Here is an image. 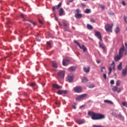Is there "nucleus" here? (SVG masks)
<instances>
[{
    "mask_svg": "<svg viewBox=\"0 0 127 127\" xmlns=\"http://www.w3.org/2000/svg\"><path fill=\"white\" fill-rule=\"evenodd\" d=\"M87 115L90 116L92 120H102L105 119V115L94 112H88Z\"/></svg>",
    "mask_w": 127,
    "mask_h": 127,
    "instance_id": "obj_1",
    "label": "nucleus"
},
{
    "mask_svg": "<svg viewBox=\"0 0 127 127\" xmlns=\"http://www.w3.org/2000/svg\"><path fill=\"white\" fill-rule=\"evenodd\" d=\"M113 26H114V24L113 23L111 25L109 24H107L105 26V29L107 32H112V29L113 28Z\"/></svg>",
    "mask_w": 127,
    "mask_h": 127,
    "instance_id": "obj_2",
    "label": "nucleus"
},
{
    "mask_svg": "<svg viewBox=\"0 0 127 127\" xmlns=\"http://www.w3.org/2000/svg\"><path fill=\"white\" fill-rule=\"evenodd\" d=\"M115 62L113 61L112 63V64L110 65V66L109 67V72H108L109 75L112 73V70H115Z\"/></svg>",
    "mask_w": 127,
    "mask_h": 127,
    "instance_id": "obj_3",
    "label": "nucleus"
},
{
    "mask_svg": "<svg viewBox=\"0 0 127 127\" xmlns=\"http://www.w3.org/2000/svg\"><path fill=\"white\" fill-rule=\"evenodd\" d=\"M95 36L97 37L98 39L100 40V41H103L102 39V35H101V33L98 31H95Z\"/></svg>",
    "mask_w": 127,
    "mask_h": 127,
    "instance_id": "obj_4",
    "label": "nucleus"
},
{
    "mask_svg": "<svg viewBox=\"0 0 127 127\" xmlns=\"http://www.w3.org/2000/svg\"><path fill=\"white\" fill-rule=\"evenodd\" d=\"M58 76L61 79H63V78H64V76H65V71H64V70H61V71H60L58 73Z\"/></svg>",
    "mask_w": 127,
    "mask_h": 127,
    "instance_id": "obj_5",
    "label": "nucleus"
},
{
    "mask_svg": "<svg viewBox=\"0 0 127 127\" xmlns=\"http://www.w3.org/2000/svg\"><path fill=\"white\" fill-rule=\"evenodd\" d=\"M87 97V94H83L77 96L76 98V101H80V100H82V99H84V98H86Z\"/></svg>",
    "mask_w": 127,
    "mask_h": 127,
    "instance_id": "obj_6",
    "label": "nucleus"
},
{
    "mask_svg": "<svg viewBox=\"0 0 127 127\" xmlns=\"http://www.w3.org/2000/svg\"><path fill=\"white\" fill-rule=\"evenodd\" d=\"M74 91L75 93H81L82 92V87L81 86H77L74 88Z\"/></svg>",
    "mask_w": 127,
    "mask_h": 127,
    "instance_id": "obj_7",
    "label": "nucleus"
},
{
    "mask_svg": "<svg viewBox=\"0 0 127 127\" xmlns=\"http://www.w3.org/2000/svg\"><path fill=\"white\" fill-rule=\"evenodd\" d=\"M124 52H125V46L123 45L122 47H121L120 49L119 55L123 57Z\"/></svg>",
    "mask_w": 127,
    "mask_h": 127,
    "instance_id": "obj_8",
    "label": "nucleus"
},
{
    "mask_svg": "<svg viewBox=\"0 0 127 127\" xmlns=\"http://www.w3.org/2000/svg\"><path fill=\"white\" fill-rule=\"evenodd\" d=\"M70 61L68 59H64L63 61V65L64 66H67L69 64Z\"/></svg>",
    "mask_w": 127,
    "mask_h": 127,
    "instance_id": "obj_9",
    "label": "nucleus"
},
{
    "mask_svg": "<svg viewBox=\"0 0 127 127\" xmlns=\"http://www.w3.org/2000/svg\"><path fill=\"white\" fill-rule=\"evenodd\" d=\"M52 87L54 89H57V90H59V89H62V86L56 84H53Z\"/></svg>",
    "mask_w": 127,
    "mask_h": 127,
    "instance_id": "obj_10",
    "label": "nucleus"
},
{
    "mask_svg": "<svg viewBox=\"0 0 127 127\" xmlns=\"http://www.w3.org/2000/svg\"><path fill=\"white\" fill-rule=\"evenodd\" d=\"M123 57L120 55H118L114 57V60L116 62H118L119 60H121V59H122Z\"/></svg>",
    "mask_w": 127,
    "mask_h": 127,
    "instance_id": "obj_11",
    "label": "nucleus"
},
{
    "mask_svg": "<svg viewBox=\"0 0 127 127\" xmlns=\"http://www.w3.org/2000/svg\"><path fill=\"white\" fill-rule=\"evenodd\" d=\"M61 5H62V3H60L58 5L53 6L52 8L53 11H55L56 9H58V8H59Z\"/></svg>",
    "mask_w": 127,
    "mask_h": 127,
    "instance_id": "obj_12",
    "label": "nucleus"
},
{
    "mask_svg": "<svg viewBox=\"0 0 127 127\" xmlns=\"http://www.w3.org/2000/svg\"><path fill=\"white\" fill-rule=\"evenodd\" d=\"M112 90L114 92H117V91L118 93H121V88H119L118 90V87L117 86H114L112 88Z\"/></svg>",
    "mask_w": 127,
    "mask_h": 127,
    "instance_id": "obj_13",
    "label": "nucleus"
},
{
    "mask_svg": "<svg viewBox=\"0 0 127 127\" xmlns=\"http://www.w3.org/2000/svg\"><path fill=\"white\" fill-rule=\"evenodd\" d=\"M99 47H100V48H102L103 50H104V51L106 50V48L105 47V45L104 44V43H101V42H99Z\"/></svg>",
    "mask_w": 127,
    "mask_h": 127,
    "instance_id": "obj_14",
    "label": "nucleus"
},
{
    "mask_svg": "<svg viewBox=\"0 0 127 127\" xmlns=\"http://www.w3.org/2000/svg\"><path fill=\"white\" fill-rule=\"evenodd\" d=\"M79 47L80 49L83 50V52H86L87 48L86 47V46H85V45H82L81 46L80 45V46H79Z\"/></svg>",
    "mask_w": 127,
    "mask_h": 127,
    "instance_id": "obj_15",
    "label": "nucleus"
},
{
    "mask_svg": "<svg viewBox=\"0 0 127 127\" xmlns=\"http://www.w3.org/2000/svg\"><path fill=\"white\" fill-rule=\"evenodd\" d=\"M73 79H74V75L68 76L67 77V80L69 83L73 82Z\"/></svg>",
    "mask_w": 127,
    "mask_h": 127,
    "instance_id": "obj_16",
    "label": "nucleus"
},
{
    "mask_svg": "<svg viewBox=\"0 0 127 127\" xmlns=\"http://www.w3.org/2000/svg\"><path fill=\"white\" fill-rule=\"evenodd\" d=\"M52 66L54 68H58V64L55 61L52 62Z\"/></svg>",
    "mask_w": 127,
    "mask_h": 127,
    "instance_id": "obj_17",
    "label": "nucleus"
},
{
    "mask_svg": "<svg viewBox=\"0 0 127 127\" xmlns=\"http://www.w3.org/2000/svg\"><path fill=\"white\" fill-rule=\"evenodd\" d=\"M74 16L75 18H77L78 19L79 18H81V17H82L83 15L81 13H77L75 14Z\"/></svg>",
    "mask_w": 127,
    "mask_h": 127,
    "instance_id": "obj_18",
    "label": "nucleus"
},
{
    "mask_svg": "<svg viewBox=\"0 0 127 127\" xmlns=\"http://www.w3.org/2000/svg\"><path fill=\"white\" fill-rule=\"evenodd\" d=\"M127 70L123 69L122 72V75L123 77H125L127 76Z\"/></svg>",
    "mask_w": 127,
    "mask_h": 127,
    "instance_id": "obj_19",
    "label": "nucleus"
},
{
    "mask_svg": "<svg viewBox=\"0 0 127 127\" xmlns=\"http://www.w3.org/2000/svg\"><path fill=\"white\" fill-rule=\"evenodd\" d=\"M122 65H123V63L120 62L119 64L117 66L118 70H119V71H121V70H122Z\"/></svg>",
    "mask_w": 127,
    "mask_h": 127,
    "instance_id": "obj_20",
    "label": "nucleus"
},
{
    "mask_svg": "<svg viewBox=\"0 0 127 127\" xmlns=\"http://www.w3.org/2000/svg\"><path fill=\"white\" fill-rule=\"evenodd\" d=\"M83 71L84 72H85V73H89L90 72V67H88L86 68L85 66L83 68Z\"/></svg>",
    "mask_w": 127,
    "mask_h": 127,
    "instance_id": "obj_21",
    "label": "nucleus"
},
{
    "mask_svg": "<svg viewBox=\"0 0 127 127\" xmlns=\"http://www.w3.org/2000/svg\"><path fill=\"white\" fill-rule=\"evenodd\" d=\"M81 81H82V83H84V84H86V83L88 82V79L85 77H83Z\"/></svg>",
    "mask_w": 127,
    "mask_h": 127,
    "instance_id": "obj_22",
    "label": "nucleus"
},
{
    "mask_svg": "<svg viewBox=\"0 0 127 127\" xmlns=\"http://www.w3.org/2000/svg\"><path fill=\"white\" fill-rule=\"evenodd\" d=\"M75 69L76 67H75V66H70L68 68V70L69 71H75Z\"/></svg>",
    "mask_w": 127,
    "mask_h": 127,
    "instance_id": "obj_23",
    "label": "nucleus"
},
{
    "mask_svg": "<svg viewBox=\"0 0 127 127\" xmlns=\"http://www.w3.org/2000/svg\"><path fill=\"white\" fill-rule=\"evenodd\" d=\"M64 13V10H63V8H61L59 11L60 16H62V15H63Z\"/></svg>",
    "mask_w": 127,
    "mask_h": 127,
    "instance_id": "obj_24",
    "label": "nucleus"
},
{
    "mask_svg": "<svg viewBox=\"0 0 127 127\" xmlns=\"http://www.w3.org/2000/svg\"><path fill=\"white\" fill-rule=\"evenodd\" d=\"M104 103H107V104H109V105H113V102L111 100H105L104 101Z\"/></svg>",
    "mask_w": 127,
    "mask_h": 127,
    "instance_id": "obj_25",
    "label": "nucleus"
},
{
    "mask_svg": "<svg viewBox=\"0 0 127 127\" xmlns=\"http://www.w3.org/2000/svg\"><path fill=\"white\" fill-rule=\"evenodd\" d=\"M76 122L80 125L84 124V121L83 120H77L76 121Z\"/></svg>",
    "mask_w": 127,
    "mask_h": 127,
    "instance_id": "obj_26",
    "label": "nucleus"
},
{
    "mask_svg": "<svg viewBox=\"0 0 127 127\" xmlns=\"http://www.w3.org/2000/svg\"><path fill=\"white\" fill-rule=\"evenodd\" d=\"M87 27L88 29H93V26L89 24H87Z\"/></svg>",
    "mask_w": 127,
    "mask_h": 127,
    "instance_id": "obj_27",
    "label": "nucleus"
},
{
    "mask_svg": "<svg viewBox=\"0 0 127 127\" xmlns=\"http://www.w3.org/2000/svg\"><path fill=\"white\" fill-rule=\"evenodd\" d=\"M85 13H90L91 12V10L90 9H86L84 11Z\"/></svg>",
    "mask_w": 127,
    "mask_h": 127,
    "instance_id": "obj_28",
    "label": "nucleus"
},
{
    "mask_svg": "<svg viewBox=\"0 0 127 127\" xmlns=\"http://www.w3.org/2000/svg\"><path fill=\"white\" fill-rule=\"evenodd\" d=\"M121 85V80H117L116 81V86H119Z\"/></svg>",
    "mask_w": 127,
    "mask_h": 127,
    "instance_id": "obj_29",
    "label": "nucleus"
},
{
    "mask_svg": "<svg viewBox=\"0 0 127 127\" xmlns=\"http://www.w3.org/2000/svg\"><path fill=\"white\" fill-rule=\"evenodd\" d=\"M88 88L89 89H93V88H95V85L94 84H91L88 86Z\"/></svg>",
    "mask_w": 127,
    "mask_h": 127,
    "instance_id": "obj_30",
    "label": "nucleus"
},
{
    "mask_svg": "<svg viewBox=\"0 0 127 127\" xmlns=\"http://www.w3.org/2000/svg\"><path fill=\"white\" fill-rule=\"evenodd\" d=\"M122 105H123V106H124V107H126V108H127V102H122Z\"/></svg>",
    "mask_w": 127,
    "mask_h": 127,
    "instance_id": "obj_31",
    "label": "nucleus"
},
{
    "mask_svg": "<svg viewBox=\"0 0 127 127\" xmlns=\"http://www.w3.org/2000/svg\"><path fill=\"white\" fill-rule=\"evenodd\" d=\"M99 7H100V8H101V9H105V5H104L100 4Z\"/></svg>",
    "mask_w": 127,
    "mask_h": 127,
    "instance_id": "obj_32",
    "label": "nucleus"
},
{
    "mask_svg": "<svg viewBox=\"0 0 127 127\" xmlns=\"http://www.w3.org/2000/svg\"><path fill=\"white\" fill-rule=\"evenodd\" d=\"M75 12H76V14L77 13H80V12H81V10H80V9L79 8H77L75 10Z\"/></svg>",
    "mask_w": 127,
    "mask_h": 127,
    "instance_id": "obj_33",
    "label": "nucleus"
},
{
    "mask_svg": "<svg viewBox=\"0 0 127 127\" xmlns=\"http://www.w3.org/2000/svg\"><path fill=\"white\" fill-rule=\"evenodd\" d=\"M57 93L58 95H62V94H63V90H59Z\"/></svg>",
    "mask_w": 127,
    "mask_h": 127,
    "instance_id": "obj_34",
    "label": "nucleus"
},
{
    "mask_svg": "<svg viewBox=\"0 0 127 127\" xmlns=\"http://www.w3.org/2000/svg\"><path fill=\"white\" fill-rule=\"evenodd\" d=\"M119 31H120V28L119 27L116 28V29H115L116 33H118Z\"/></svg>",
    "mask_w": 127,
    "mask_h": 127,
    "instance_id": "obj_35",
    "label": "nucleus"
},
{
    "mask_svg": "<svg viewBox=\"0 0 127 127\" xmlns=\"http://www.w3.org/2000/svg\"><path fill=\"white\" fill-rule=\"evenodd\" d=\"M74 43H75V44H77V45H78V47H79L81 46L80 43H79V42H77V41H74Z\"/></svg>",
    "mask_w": 127,
    "mask_h": 127,
    "instance_id": "obj_36",
    "label": "nucleus"
},
{
    "mask_svg": "<svg viewBox=\"0 0 127 127\" xmlns=\"http://www.w3.org/2000/svg\"><path fill=\"white\" fill-rule=\"evenodd\" d=\"M90 21L91 22H92V23H94V22H96L95 19H94V18H92L90 19Z\"/></svg>",
    "mask_w": 127,
    "mask_h": 127,
    "instance_id": "obj_37",
    "label": "nucleus"
},
{
    "mask_svg": "<svg viewBox=\"0 0 127 127\" xmlns=\"http://www.w3.org/2000/svg\"><path fill=\"white\" fill-rule=\"evenodd\" d=\"M47 45L49 47H51V43H50V42H47Z\"/></svg>",
    "mask_w": 127,
    "mask_h": 127,
    "instance_id": "obj_38",
    "label": "nucleus"
},
{
    "mask_svg": "<svg viewBox=\"0 0 127 127\" xmlns=\"http://www.w3.org/2000/svg\"><path fill=\"white\" fill-rule=\"evenodd\" d=\"M72 108L74 110H76V103H73L72 105Z\"/></svg>",
    "mask_w": 127,
    "mask_h": 127,
    "instance_id": "obj_39",
    "label": "nucleus"
},
{
    "mask_svg": "<svg viewBox=\"0 0 127 127\" xmlns=\"http://www.w3.org/2000/svg\"><path fill=\"white\" fill-rule=\"evenodd\" d=\"M110 84L111 85H114V84H115V81L114 80H111L110 81Z\"/></svg>",
    "mask_w": 127,
    "mask_h": 127,
    "instance_id": "obj_40",
    "label": "nucleus"
},
{
    "mask_svg": "<svg viewBox=\"0 0 127 127\" xmlns=\"http://www.w3.org/2000/svg\"><path fill=\"white\" fill-rule=\"evenodd\" d=\"M20 15L21 17H22V18H25V17L24 15H23V14H22V13H20Z\"/></svg>",
    "mask_w": 127,
    "mask_h": 127,
    "instance_id": "obj_41",
    "label": "nucleus"
},
{
    "mask_svg": "<svg viewBox=\"0 0 127 127\" xmlns=\"http://www.w3.org/2000/svg\"><path fill=\"white\" fill-rule=\"evenodd\" d=\"M63 24H64V27H66L68 26V25H67V23H66V22H63Z\"/></svg>",
    "mask_w": 127,
    "mask_h": 127,
    "instance_id": "obj_42",
    "label": "nucleus"
},
{
    "mask_svg": "<svg viewBox=\"0 0 127 127\" xmlns=\"http://www.w3.org/2000/svg\"><path fill=\"white\" fill-rule=\"evenodd\" d=\"M38 21L39 23H40V24H43V22H42V21H41V20H40V19H38Z\"/></svg>",
    "mask_w": 127,
    "mask_h": 127,
    "instance_id": "obj_43",
    "label": "nucleus"
},
{
    "mask_svg": "<svg viewBox=\"0 0 127 127\" xmlns=\"http://www.w3.org/2000/svg\"><path fill=\"white\" fill-rule=\"evenodd\" d=\"M69 27H65L64 28V30L65 31H69V30H68V28Z\"/></svg>",
    "mask_w": 127,
    "mask_h": 127,
    "instance_id": "obj_44",
    "label": "nucleus"
},
{
    "mask_svg": "<svg viewBox=\"0 0 127 127\" xmlns=\"http://www.w3.org/2000/svg\"><path fill=\"white\" fill-rule=\"evenodd\" d=\"M67 93H68V91H67V90H63V94H67Z\"/></svg>",
    "mask_w": 127,
    "mask_h": 127,
    "instance_id": "obj_45",
    "label": "nucleus"
},
{
    "mask_svg": "<svg viewBox=\"0 0 127 127\" xmlns=\"http://www.w3.org/2000/svg\"><path fill=\"white\" fill-rule=\"evenodd\" d=\"M103 78H104V79H105V80L107 79V74H106L105 73L103 74Z\"/></svg>",
    "mask_w": 127,
    "mask_h": 127,
    "instance_id": "obj_46",
    "label": "nucleus"
},
{
    "mask_svg": "<svg viewBox=\"0 0 127 127\" xmlns=\"http://www.w3.org/2000/svg\"><path fill=\"white\" fill-rule=\"evenodd\" d=\"M30 86H31V87H34V86H35V84H34L33 83H31L30 84Z\"/></svg>",
    "mask_w": 127,
    "mask_h": 127,
    "instance_id": "obj_47",
    "label": "nucleus"
},
{
    "mask_svg": "<svg viewBox=\"0 0 127 127\" xmlns=\"http://www.w3.org/2000/svg\"><path fill=\"white\" fill-rule=\"evenodd\" d=\"M122 4H123V5H126V2H125L124 1H122Z\"/></svg>",
    "mask_w": 127,
    "mask_h": 127,
    "instance_id": "obj_48",
    "label": "nucleus"
},
{
    "mask_svg": "<svg viewBox=\"0 0 127 127\" xmlns=\"http://www.w3.org/2000/svg\"><path fill=\"white\" fill-rule=\"evenodd\" d=\"M31 23H32V24H33L34 26L36 25V23L33 22L32 21H31Z\"/></svg>",
    "mask_w": 127,
    "mask_h": 127,
    "instance_id": "obj_49",
    "label": "nucleus"
},
{
    "mask_svg": "<svg viewBox=\"0 0 127 127\" xmlns=\"http://www.w3.org/2000/svg\"><path fill=\"white\" fill-rule=\"evenodd\" d=\"M93 127H103L101 126H93Z\"/></svg>",
    "mask_w": 127,
    "mask_h": 127,
    "instance_id": "obj_50",
    "label": "nucleus"
},
{
    "mask_svg": "<svg viewBox=\"0 0 127 127\" xmlns=\"http://www.w3.org/2000/svg\"><path fill=\"white\" fill-rule=\"evenodd\" d=\"M85 107V105H82V106H81L80 107H79V108L80 109H83V108H84Z\"/></svg>",
    "mask_w": 127,
    "mask_h": 127,
    "instance_id": "obj_51",
    "label": "nucleus"
},
{
    "mask_svg": "<svg viewBox=\"0 0 127 127\" xmlns=\"http://www.w3.org/2000/svg\"><path fill=\"white\" fill-rule=\"evenodd\" d=\"M81 5H82V6H83L84 7H85V6H86V5H85V4H84V3H81Z\"/></svg>",
    "mask_w": 127,
    "mask_h": 127,
    "instance_id": "obj_52",
    "label": "nucleus"
},
{
    "mask_svg": "<svg viewBox=\"0 0 127 127\" xmlns=\"http://www.w3.org/2000/svg\"><path fill=\"white\" fill-rule=\"evenodd\" d=\"M97 62L98 64H100V63H101V61H97Z\"/></svg>",
    "mask_w": 127,
    "mask_h": 127,
    "instance_id": "obj_53",
    "label": "nucleus"
},
{
    "mask_svg": "<svg viewBox=\"0 0 127 127\" xmlns=\"http://www.w3.org/2000/svg\"><path fill=\"white\" fill-rule=\"evenodd\" d=\"M124 70H126V71H127V65L125 67V68H124Z\"/></svg>",
    "mask_w": 127,
    "mask_h": 127,
    "instance_id": "obj_54",
    "label": "nucleus"
},
{
    "mask_svg": "<svg viewBox=\"0 0 127 127\" xmlns=\"http://www.w3.org/2000/svg\"><path fill=\"white\" fill-rule=\"evenodd\" d=\"M24 96H27V94H26V92L24 93Z\"/></svg>",
    "mask_w": 127,
    "mask_h": 127,
    "instance_id": "obj_55",
    "label": "nucleus"
},
{
    "mask_svg": "<svg viewBox=\"0 0 127 127\" xmlns=\"http://www.w3.org/2000/svg\"><path fill=\"white\" fill-rule=\"evenodd\" d=\"M59 25H60V26H62V24H61V23H60V22H59Z\"/></svg>",
    "mask_w": 127,
    "mask_h": 127,
    "instance_id": "obj_56",
    "label": "nucleus"
},
{
    "mask_svg": "<svg viewBox=\"0 0 127 127\" xmlns=\"http://www.w3.org/2000/svg\"><path fill=\"white\" fill-rule=\"evenodd\" d=\"M127 50H125V55H127Z\"/></svg>",
    "mask_w": 127,
    "mask_h": 127,
    "instance_id": "obj_57",
    "label": "nucleus"
},
{
    "mask_svg": "<svg viewBox=\"0 0 127 127\" xmlns=\"http://www.w3.org/2000/svg\"><path fill=\"white\" fill-rule=\"evenodd\" d=\"M101 69H102L103 70H104V69H105L104 66H102V67H101Z\"/></svg>",
    "mask_w": 127,
    "mask_h": 127,
    "instance_id": "obj_58",
    "label": "nucleus"
},
{
    "mask_svg": "<svg viewBox=\"0 0 127 127\" xmlns=\"http://www.w3.org/2000/svg\"><path fill=\"white\" fill-rule=\"evenodd\" d=\"M125 44L126 47V48H127V44L126 43H125Z\"/></svg>",
    "mask_w": 127,
    "mask_h": 127,
    "instance_id": "obj_59",
    "label": "nucleus"
},
{
    "mask_svg": "<svg viewBox=\"0 0 127 127\" xmlns=\"http://www.w3.org/2000/svg\"><path fill=\"white\" fill-rule=\"evenodd\" d=\"M6 24L7 25V24H9V22H7Z\"/></svg>",
    "mask_w": 127,
    "mask_h": 127,
    "instance_id": "obj_60",
    "label": "nucleus"
},
{
    "mask_svg": "<svg viewBox=\"0 0 127 127\" xmlns=\"http://www.w3.org/2000/svg\"><path fill=\"white\" fill-rule=\"evenodd\" d=\"M101 72H104V71L103 70V69L101 68Z\"/></svg>",
    "mask_w": 127,
    "mask_h": 127,
    "instance_id": "obj_61",
    "label": "nucleus"
},
{
    "mask_svg": "<svg viewBox=\"0 0 127 127\" xmlns=\"http://www.w3.org/2000/svg\"><path fill=\"white\" fill-rule=\"evenodd\" d=\"M55 104L56 105H57L58 104V102H56Z\"/></svg>",
    "mask_w": 127,
    "mask_h": 127,
    "instance_id": "obj_62",
    "label": "nucleus"
},
{
    "mask_svg": "<svg viewBox=\"0 0 127 127\" xmlns=\"http://www.w3.org/2000/svg\"><path fill=\"white\" fill-rule=\"evenodd\" d=\"M72 28H73V29H75V27H72Z\"/></svg>",
    "mask_w": 127,
    "mask_h": 127,
    "instance_id": "obj_63",
    "label": "nucleus"
},
{
    "mask_svg": "<svg viewBox=\"0 0 127 127\" xmlns=\"http://www.w3.org/2000/svg\"><path fill=\"white\" fill-rule=\"evenodd\" d=\"M112 14H114V12H112Z\"/></svg>",
    "mask_w": 127,
    "mask_h": 127,
    "instance_id": "obj_64",
    "label": "nucleus"
}]
</instances>
